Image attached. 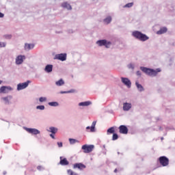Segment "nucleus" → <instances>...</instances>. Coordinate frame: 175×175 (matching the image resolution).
Instances as JSON below:
<instances>
[{"label":"nucleus","instance_id":"nucleus-19","mask_svg":"<svg viewBox=\"0 0 175 175\" xmlns=\"http://www.w3.org/2000/svg\"><path fill=\"white\" fill-rule=\"evenodd\" d=\"M90 105H92V103L91 101H85L81 102L78 104V106L85 107L87 106H90Z\"/></svg>","mask_w":175,"mask_h":175},{"label":"nucleus","instance_id":"nucleus-8","mask_svg":"<svg viewBox=\"0 0 175 175\" xmlns=\"http://www.w3.org/2000/svg\"><path fill=\"white\" fill-rule=\"evenodd\" d=\"M121 81L122 83L127 87V88H131L132 87V82H131V80L126 77H121Z\"/></svg>","mask_w":175,"mask_h":175},{"label":"nucleus","instance_id":"nucleus-6","mask_svg":"<svg viewBox=\"0 0 175 175\" xmlns=\"http://www.w3.org/2000/svg\"><path fill=\"white\" fill-rule=\"evenodd\" d=\"M159 161L160 164L163 167L167 166V165H169V159L165 156L160 157Z\"/></svg>","mask_w":175,"mask_h":175},{"label":"nucleus","instance_id":"nucleus-34","mask_svg":"<svg viewBox=\"0 0 175 175\" xmlns=\"http://www.w3.org/2000/svg\"><path fill=\"white\" fill-rule=\"evenodd\" d=\"M37 110H44L45 107L44 105H38L36 107Z\"/></svg>","mask_w":175,"mask_h":175},{"label":"nucleus","instance_id":"nucleus-45","mask_svg":"<svg viewBox=\"0 0 175 175\" xmlns=\"http://www.w3.org/2000/svg\"><path fill=\"white\" fill-rule=\"evenodd\" d=\"M3 81L0 80V84H2Z\"/></svg>","mask_w":175,"mask_h":175},{"label":"nucleus","instance_id":"nucleus-4","mask_svg":"<svg viewBox=\"0 0 175 175\" xmlns=\"http://www.w3.org/2000/svg\"><path fill=\"white\" fill-rule=\"evenodd\" d=\"M94 147L95 146L94 145L85 144V145L82 146L81 148H82V150H83V152L85 154H90V152H92Z\"/></svg>","mask_w":175,"mask_h":175},{"label":"nucleus","instance_id":"nucleus-20","mask_svg":"<svg viewBox=\"0 0 175 175\" xmlns=\"http://www.w3.org/2000/svg\"><path fill=\"white\" fill-rule=\"evenodd\" d=\"M135 85L137 88V90L139 92H143V91H144V88L143 87V85H142V84L139 83V81H136L135 82Z\"/></svg>","mask_w":175,"mask_h":175},{"label":"nucleus","instance_id":"nucleus-12","mask_svg":"<svg viewBox=\"0 0 175 175\" xmlns=\"http://www.w3.org/2000/svg\"><path fill=\"white\" fill-rule=\"evenodd\" d=\"M25 129L27 132L31 133L32 135H39L40 133V131L36 129L26 128Z\"/></svg>","mask_w":175,"mask_h":175},{"label":"nucleus","instance_id":"nucleus-23","mask_svg":"<svg viewBox=\"0 0 175 175\" xmlns=\"http://www.w3.org/2000/svg\"><path fill=\"white\" fill-rule=\"evenodd\" d=\"M167 32V28L161 27L159 31H157V35H162V33H166Z\"/></svg>","mask_w":175,"mask_h":175},{"label":"nucleus","instance_id":"nucleus-43","mask_svg":"<svg viewBox=\"0 0 175 175\" xmlns=\"http://www.w3.org/2000/svg\"><path fill=\"white\" fill-rule=\"evenodd\" d=\"M54 135H55V134L51 133V134L49 135V136H50L52 139H55V136H54Z\"/></svg>","mask_w":175,"mask_h":175},{"label":"nucleus","instance_id":"nucleus-32","mask_svg":"<svg viewBox=\"0 0 175 175\" xmlns=\"http://www.w3.org/2000/svg\"><path fill=\"white\" fill-rule=\"evenodd\" d=\"M39 102H40L41 103L43 102H47V97H40Z\"/></svg>","mask_w":175,"mask_h":175},{"label":"nucleus","instance_id":"nucleus-36","mask_svg":"<svg viewBox=\"0 0 175 175\" xmlns=\"http://www.w3.org/2000/svg\"><path fill=\"white\" fill-rule=\"evenodd\" d=\"M117 139H118V135L117 133H113L112 140H117Z\"/></svg>","mask_w":175,"mask_h":175},{"label":"nucleus","instance_id":"nucleus-13","mask_svg":"<svg viewBox=\"0 0 175 175\" xmlns=\"http://www.w3.org/2000/svg\"><path fill=\"white\" fill-rule=\"evenodd\" d=\"M34 47H35V44L25 43L24 49L25 50V51H29L30 50H33Z\"/></svg>","mask_w":175,"mask_h":175},{"label":"nucleus","instance_id":"nucleus-46","mask_svg":"<svg viewBox=\"0 0 175 175\" xmlns=\"http://www.w3.org/2000/svg\"><path fill=\"white\" fill-rule=\"evenodd\" d=\"M161 140H163V137H161Z\"/></svg>","mask_w":175,"mask_h":175},{"label":"nucleus","instance_id":"nucleus-14","mask_svg":"<svg viewBox=\"0 0 175 175\" xmlns=\"http://www.w3.org/2000/svg\"><path fill=\"white\" fill-rule=\"evenodd\" d=\"M74 169H79V170H83V169H85V165L81 163H77L73 165Z\"/></svg>","mask_w":175,"mask_h":175},{"label":"nucleus","instance_id":"nucleus-24","mask_svg":"<svg viewBox=\"0 0 175 175\" xmlns=\"http://www.w3.org/2000/svg\"><path fill=\"white\" fill-rule=\"evenodd\" d=\"M65 85V81H64V79H60L59 81L55 82V85H57V87H62V85Z\"/></svg>","mask_w":175,"mask_h":175},{"label":"nucleus","instance_id":"nucleus-33","mask_svg":"<svg viewBox=\"0 0 175 175\" xmlns=\"http://www.w3.org/2000/svg\"><path fill=\"white\" fill-rule=\"evenodd\" d=\"M127 68L129 69H131L132 70H133L135 69V64H129L127 65Z\"/></svg>","mask_w":175,"mask_h":175},{"label":"nucleus","instance_id":"nucleus-44","mask_svg":"<svg viewBox=\"0 0 175 175\" xmlns=\"http://www.w3.org/2000/svg\"><path fill=\"white\" fill-rule=\"evenodd\" d=\"M114 173H117V169L114 170Z\"/></svg>","mask_w":175,"mask_h":175},{"label":"nucleus","instance_id":"nucleus-39","mask_svg":"<svg viewBox=\"0 0 175 175\" xmlns=\"http://www.w3.org/2000/svg\"><path fill=\"white\" fill-rule=\"evenodd\" d=\"M59 148H61L62 147H63L64 144H62V142H57V143Z\"/></svg>","mask_w":175,"mask_h":175},{"label":"nucleus","instance_id":"nucleus-7","mask_svg":"<svg viewBox=\"0 0 175 175\" xmlns=\"http://www.w3.org/2000/svg\"><path fill=\"white\" fill-rule=\"evenodd\" d=\"M25 59V55H19L15 59V64L16 65H21L24 60Z\"/></svg>","mask_w":175,"mask_h":175},{"label":"nucleus","instance_id":"nucleus-9","mask_svg":"<svg viewBox=\"0 0 175 175\" xmlns=\"http://www.w3.org/2000/svg\"><path fill=\"white\" fill-rule=\"evenodd\" d=\"M54 59H58L59 61H66V53H59L55 55Z\"/></svg>","mask_w":175,"mask_h":175},{"label":"nucleus","instance_id":"nucleus-1","mask_svg":"<svg viewBox=\"0 0 175 175\" xmlns=\"http://www.w3.org/2000/svg\"><path fill=\"white\" fill-rule=\"evenodd\" d=\"M140 70L145 73L146 75H148V76H150V77H155L159 72H161V68H157L156 70H154L152 68H148L147 67L141 66Z\"/></svg>","mask_w":175,"mask_h":175},{"label":"nucleus","instance_id":"nucleus-37","mask_svg":"<svg viewBox=\"0 0 175 175\" xmlns=\"http://www.w3.org/2000/svg\"><path fill=\"white\" fill-rule=\"evenodd\" d=\"M5 90L6 91H13V88L10 87V86H5Z\"/></svg>","mask_w":175,"mask_h":175},{"label":"nucleus","instance_id":"nucleus-3","mask_svg":"<svg viewBox=\"0 0 175 175\" xmlns=\"http://www.w3.org/2000/svg\"><path fill=\"white\" fill-rule=\"evenodd\" d=\"M96 44L99 47L105 46L106 49H110L111 47V42L107 40H98Z\"/></svg>","mask_w":175,"mask_h":175},{"label":"nucleus","instance_id":"nucleus-21","mask_svg":"<svg viewBox=\"0 0 175 175\" xmlns=\"http://www.w3.org/2000/svg\"><path fill=\"white\" fill-rule=\"evenodd\" d=\"M95 125H96V122L94 121L92 123V126H87L86 129L87 130L90 129V132H95Z\"/></svg>","mask_w":175,"mask_h":175},{"label":"nucleus","instance_id":"nucleus-18","mask_svg":"<svg viewBox=\"0 0 175 175\" xmlns=\"http://www.w3.org/2000/svg\"><path fill=\"white\" fill-rule=\"evenodd\" d=\"M60 165L62 166H66L69 165V161L66 159V158L62 159V157H60Z\"/></svg>","mask_w":175,"mask_h":175},{"label":"nucleus","instance_id":"nucleus-31","mask_svg":"<svg viewBox=\"0 0 175 175\" xmlns=\"http://www.w3.org/2000/svg\"><path fill=\"white\" fill-rule=\"evenodd\" d=\"M67 173H68V175H79V174L73 172L72 170H68L67 171Z\"/></svg>","mask_w":175,"mask_h":175},{"label":"nucleus","instance_id":"nucleus-2","mask_svg":"<svg viewBox=\"0 0 175 175\" xmlns=\"http://www.w3.org/2000/svg\"><path fill=\"white\" fill-rule=\"evenodd\" d=\"M132 36L135 38V39H138V40H140L141 42H146V40H148V39H150V38L147 36V35L139 31H133Z\"/></svg>","mask_w":175,"mask_h":175},{"label":"nucleus","instance_id":"nucleus-42","mask_svg":"<svg viewBox=\"0 0 175 175\" xmlns=\"http://www.w3.org/2000/svg\"><path fill=\"white\" fill-rule=\"evenodd\" d=\"M5 17V14L2 12H0V18H3Z\"/></svg>","mask_w":175,"mask_h":175},{"label":"nucleus","instance_id":"nucleus-38","mask_svg":"<svg viewBox=\"0 0 175 175\" xmlns=\"http://www.w3.org/2000/svg\"><path fill=\"white\" fill-rule=\"evenodd\" d=\"M1 47H6V42H0V48Z\"/></svg>","mask_w":175,"mask_h":175},{"label":"nucleus","instance_id":"nucleus-17","mask_svg":"<svg viewBox=\"0 0 175 175\" xmlns=\"http://www.w3.org/2000/svg\"><path fill=\"white\" fill-rule=\"evenodd\" d=\"M44 72L51 73L53 72V64H47L44 68Z\"/></svg>","mask_w":175,"mask_h":175},{"label":"nucleus","instance_id":"nucleus-40","mask_svg":"<svg viewBox=\"0 0 175 175\" xmlns=\"http://www.w3.org/2000/svg\"><path fill=\"white\" fill-rule=\"evenodd\" d=\"M37 169H38V170H43V169H44V168H43L42 166L38 165V166L37 167Z\"/></svg>","mask_w":175,"mask_h":175},{"label":"nucleus","instance_id":"nucleus-5","mask_svg":"<svg viewBox=\"0 0 175 175\" xmlns=\"http://www.w3.org/2000/svg\"><path fill=\"white\" fill-rule=\"evenodd\" d=\"M31 84V81L28 80L24 83H20L17 85V91H22V90H25Z\"/></svg>","mask_w":175,"mask_h":175},{"label":"nucleus","instance_id":"nucleus-25","mask_svg":"<svg viewBox=\"0 0 175 175\" xmlns=\"http://www.w3.org/2000/svg\"><path fill=\"white\" fill-rule=\"evenodd\" d=\"M48 105L52 107H58V106H59V103H58L57 101L49 102Z\"/></svg>","mask_w":175,"mask_h":175},{"label":"nucleus","instance_id":"nucleus-11","mask_svg":"<svg viewBox=\"0 0 175 175\" xmlns=\"http://www.w3.org/2000/svg\"><path fill=\"white\" fill-rule=\"evenodd\" d=\"M128 131V127L125 125H120L119 126V132L120 133H122V135H127Z\"/></svg>","mask_w":175,"mask_h":175},{"label":"nucleus","instance_id":"nucleus-35","mask_svg":"<svg viewBox=\"0 0 175 175\" xmlns=\"http://www.w3.org/2000/svg\"><path fill=\"white\" fill-rule=\"evenodd\" d=\"M133 6V2L128 3L125 5H124V8H132Z\"/></svg>","mask_w":175,"mask_h":175},{"label":"nucleus","instance_id":"nucleus-26","mask_svg":"<svg viewBox=\"0 0 175 175\" xmlns=\"http://www.w3.org/2000/svg\"><path fill=\"white\" fill-rule=\"evenodd\" d=\"M113 20V18H111V16H109L107 17H106L103 21L105 23V24H110L111 23V21Z\"/></svg>","mask_w":175,"mask_h":175},{"label":"nucleus","instance_id":"nucleus-16","mask_svg":"<svg viewBox=\"0 0 175 175\" xmlns=\"http://www.w3.org/2000/svg\"><path fill=\"white\" fill-rule=\"evenodd\" d=\"M47 132H50L51 133H53V135H55L57 132H58V128L55 126H51L49 128V129H46Z\"/></svg>","mask_w":175,"mask_h":175},{"label":"nucleus","instance_id":"nucleus-22","mask_svg":"<svg viewBox=\"0 0 175 175\" xmlns=\"http://www.w3.org/2000/svg\"><path fill=\"white\" fill-rule=\"evenodd\" d=\"M62 6L64 9H67V10H72V5L68 3V2H64L62 4Z\"/></svg>","mask_w":175,"mask_h":175},{"label":"nucleus","instance_id":"nucleus-41","mask_svg":"<svg viewBox=\"0 0 175 175\" xmlns=\"http://www.w3.org/2000/svg\"><path fill=\"white\" fill-rule=\"evenodd\" d=\"M136 75H137V76H139L140 77L142 76V72L137 71Z\"/></svg>","mask_w":175,"mask_h":175},{"label":"nucleus","instance_id":"nucleus-10","mask_svg":"<svg viewBox=\"0 0 175 175\" xmlns=\"http://www.w3.org/2000/svg\"><path fill=\"white\" fill-rule=\"evenodd\" d=\"M12 99H13V96L8 95L5 97H2L1 98V100H3L5 105H10V103H12L10 102V100H12Z\"/></svg>","mask_w":175,"mask_h":175},{"label":"nucleus","instance_id":"nucleus-29","mask_svg":"<svg viewBox=\"0 0 175 175\" xmlns=\"http://www.w3.org/2000/svg\"><path fill=\"white\" fill-rule=\"evenodd\" d=\"M68 140L70 144H76V143H79V140L76 139L70 138Z\"/></svg>","mask_w":175,"mask_h":175},{"label":"nucleus","instance_id":"nucleus-15","mask_svg":"<svg viewBox=\"0 0 175 175\" xmlns=\"http://www.w3.org/2000/svg\"><path fill=\"white\" fill-rule=\"evenodd\" d=\"M132 109V104L129 103H123V110L124 111H129Z\"/></svg>","mask_w":175,"mask_h":175},{"label":"nucleus","instance_id":"nucleus-27","mask_svg":"<svg viewBox=\"0 0 175 175\" xmlns=\"http://www.w3.org/2000/svg\"><path fill=\"white\" fill-rule=\"evenodd\" d=\"M76 92V90L75 89H71L68 91H61L59 94H73Z\"/></svg>","mask_w":175,"mask_h":175},{"label":"nucleus","instance_id":"nucleus-30","mask_svg":"<svg viewBox=\"0 0 175 175\" xmlns=\"http://www.w3.org/2000/svg\"><path fill=\"white\" fill-rule=\"evenodd\" d=\"M109 133H114V127H110V128L107 131V135H109Z\"/></svg>","mask_w":175,"mask_h":175},{"label":"nucleus","instance_id":"nucleus-28","mask_svg":"<svg viewBox=\"0 0 175 175\" xmlns=\"http://www.w3.org/2000/svg\"><path fill=\"white\" fill-rule=\"evenodd\" d=\"M8 91L6 90V86L0 88V94H8Z\"/></svg>","mask_w":175,"mask_h":175}]
</instances>
